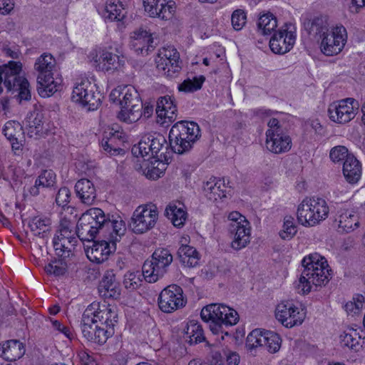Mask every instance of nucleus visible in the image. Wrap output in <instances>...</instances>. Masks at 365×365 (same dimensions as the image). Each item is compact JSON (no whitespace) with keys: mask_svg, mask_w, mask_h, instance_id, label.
Listing matches in <instances>:
<instances>
[{"mask_svg":"<svg viewBox=\"0 0 365 365\" xmlns=\"http://www.w3.org/2000/svg\"><path fill=\"white\" fill-rule=\"evenodd\" d=\"M247 21V12L242 9L235 10L231 15V23H239L242 21L245 23Z\"/></svg>","mask_w":365,"mask_h":365,"instance_id":"nucleus-58","label":"nucleus"},{"mask_svg":"<svg viewBox=\"0 0 365 365\" xmlns=\"http://www.w3.org/2000/svg\"><path fill=\"white\" fill-rule=\"evenodd\" d=\"M158 219V212L155 205H140L133 213L129 227L135 234H143L153 229Z\"/></svg>","mask_w":365,"mask_h":365,"instance_id":"nucleus-10","label":"nucleus"},{"mask_svg":"<svg viewBox=\"0 0 365 365\" xmlns=\"http://www.w3.org/2000/svg\"><path fill=\"white\" fill-rule=\"evenodd\" d=\"M148 138L149 140H150V145L151 146V156L155 158L162 149L166 140L165 138L160 135H158L155 137L154 135H149Z\"/></svg>","mask_w":365,"mask_h":365,"instance_id":"nucleus-51","label":"nucleus"},{"mask_svg":"<svg viewBox=\"0 0 365 365\" xmlns=\"http://www.w3.org/2000/svg\"><path fill=\"white\" fill-rule=\"evenodd\" d=\"M205 81V78L203 76L198 77H194L192 79H185L178 85L179 91L185 93H192L200 90Z\"/></svg>","mask_w":365,"mask_h":365,"instance_id":"nucleus-43","label":"nucleus"},{"mask_svg":"<svg viewBox=\"0 0 365 365\" xmlns=\"http://www.w3.org/2000/svg\"><path fill=\"white\" fill-rule=\"evenodd\" d=\"M91 307H93V308L95 312L93 313V315L94 316L93 318L96 319L97 323L101 326H103L106 329L113 331V328L118 319L115 309L110 307V305L100 307L99 304L97 303L91 304L86 309Z\"/></svg>","mask_w":365,"mask_h":365,"instance_id":"nucleus-19","label":"nucleus"},{"mask_svg":"<svg viewBox=\"0 0 365 365\" xmlns=\"http://www.w3.org/2000/svg\"><path fill=\"white\" fill-rule=\"evenodd\" d=\"M47 274L59 277L66 272V264L62 260L55 261L53 263H48L45 267Z\"/></svg>","mask_w":365,"mask_h":365,"instance_id":"nucleus-47","label":"nucleus"},{"mask_svg":"<svg viewBox=\"0 0 365 365\" xmlns=\"http://www.w3.org/2000/svg\"><path fill=\"white\" fill-rule=\"evenodd\" d=\"M186 301L182 289L176 284H170L163 289L158 297L160 309L165 313H171L183 307Z\"/></svg>","mask_w":365,"mask_h":365,"instance_id":"nucleus-15","label":"nucleus"},{"mask_svg":"<svg viewBox=\"0 0 365 365\" xmlns=\"http://www.w3.org/2000/svg\"><path fill=\"white\" fill-rule=\"evenodd\" d=\"M165 214L170 219L175 227L182 226L187 218V213L183 206L178 207L175 204H170L167 206Z\"/></svg>","mask_w":365,"mask_h":365,"instance_id":"nucleus-39","label":"nucleus"},{"mask_svg":"<svg viewBox=\"0 0 365 365\" xmlns=\"http://www.w3.org/2000/svg\"><path fill=\"white\" fill-rule=\"evenodd\" d=\"M106 217L104 212L98 207H93L82 214V221L90 225L96 234L106 229Z\"/></svg>","mask_w":365,"mask_h":365,"instance_id":"nucleus-29","label":"nucleus"},{"mask_svg":"<svg viewBox=\"0 0 365 365\" xmlns=\"http://www.w3.org/2000/svg\"><path fill=\"white\" fill-rule=\"evenodd\" d=\"M96 86L88 79L82 80L72 93V100L83 106L88 107V110H94L101 105V94L96 92Z\"/></svg>","mask_w":365,"mask_h":365,"instance_id":"nucleus-12","label":"nucleus"},{"mask_svg":"<svg viewBox=\"0 0 365 365\" xmlns=\"http://www.w3.org/2000/svg\"><path fill=\"white\" fill-rule=\"evenodd\" d=\"M357 110V101L347 98L331 103L328 108V115L331 121L344 124L354 118Z\"/></svg>","mask_w":365,"mask_h":365,"instance_id":"nucleus-13","label":"nucleus"},{"mask_svg":"<svg viewBox=\"0 0 365 365\" xmlns=\"http://www.w3.org/2000/svg\"><path fill=\"white\" fill-rule=\"evenodd\" d=\"M199 125L193 121L180 120L175 123L169 132V141L173 151L178 154L189 152L200 137Z\"/></svg>","mask_w":365,"mask_h":365,"instance_id":"nucleus-2","label":"nucleus"},{"mask_svg":"<svg viewBox=\"0 0 365 365\" xmlns=\"http://www.w3.org/2000/svg\"><path fill=\"white\" fill-rule=\"evenodd\" d=\"M266 147L270 152L279 154L287 152L292 147V140L289 135L282 133H268Z\"/></svg>","mask_w":365,"mask_h":365,"instance_id":"nucleus-26","label":"nucleus"},{"mask_svg":"<svg viewBox=\"0 0 365 365\" xmlns=\"http://www.w3.org/2000/svg\"><path fill=\"white\" fill-rule=\"evenodd\" d=\"M76 233L81 240H93L96 236V230H92L90 225L82 221V215L76 225Z\"/></svg>","mask_w":365,"mask_h":365,"instance_id":"nucleus-42","label":"nucleus"},{"mask_svg":"<svg viewBox=\"0 0 365 365\" xmlns=\"http://www.w3.org/2000/svg\"><path fill=\"white\" fill-rule=\"evenodd\" d=\"M145 12L150 17L170 21L175 12V3L171 0H143Z\"/></svg>","mask_w":365,"mask_h":365,"instance_id":"nucleus-17","label":"nucleus"},{"mask_svg":"<svg viewBox=\"0 0 365 365\" xmlns=\"http://www.w3.org/2000/svg\"><path fill=\"white\" fill-rule=\"evenodd\" d=\"M93 307L86 309L81 319V327L83 336L88 341L95 344L103 345L108 339L112 336L113 331L106 329L97 323L93 318Z\"/></svg>","mask_w":365,"mask_h":365,"instance_id":"nucleus-9","label":"nucleus"},{"mask_svg":"<svg viewBox=\"0 0 365 365\" xmlns=\"http://www.w3.org/2000/svg\"><path fill=\"white\" fill-rule=\"evenodd\" d=\"M349 156H354L351 154H349L348 149L345 146L338 145L333 148L329 153V157L331 160L334 162H341L342 160H346Z\"/></svg>","mask_w":365,"mask_h":365,"instance_id":"nucleus-49","label":"nucleus"},{"mask_svg":"<svg viewBox=\"0 0 365 365\" xmlns=\"http://www.w3.org/2000/svg\"><path fill=\"white\" fill-rule=\"evenodd\" d=\"M25 349L22 343L18 340H9L4 344L3 358L13 361L24 356Z\"/></svg>","mask_w":365,"mask_h":365,"instance_id":"nucleus-37","label":"nucleus"},{"mask_svg":"<svg viewBox=\"0 0 365 365\" xmlns=\"http://www.w3.org/2000/svg\"><path fill=\"white\" fill-rule=\"evenodd\" d=\"M341 344L344 347H348L350 349L357 351L359 346V340L354 337L351 334L344 333L340 336Z\"/></svg>","mask_w":365,"mask_h":365,"instance_id":"nucleus-52","label":"nucleus"},{"mask_svg":"<svg viewBox=\"0 0 365 365\" xmlns=\"http://www.w3.org/2000/svg\"><path fill=\"white\" fill-rule=\"evenodd\" d=\"M243 221L244 224H240V222L228 224L229 232L234 235L232 247L236 250L245 247L250 242V222L247 220Z\"/></svg>","mask_w":365,"mask_h":365,"instance_id":"nucleus-20","label":"nucleus"},{"mask_svg":"<svg viewBox=\"0 0 365 365\" xmlns=\"http://www.w3.org/2000/svg\"><path fill=\"white\" fill-rule=\"evenodd\" d=\"M27 134L30 138H38L45 133L44 115L41 110L34 109L28 113L25 119Z\"/></svg>","mask_w":365,"mask_h":365,"instance_id":"nucleus-25","label":"nucleus"},{"mask_svg":"<svg viewBox=\"0 0 365 365\" xmlns=\"http://www.w3.org/2000/svg\"><path fill=\"white\" fill-rule=\"evenodd\" d=\"M98 292L105 299H116L120 297V286L113 270L106 272L99 283Z\"/></svg>","mask_w":365,"mask_h":365,"instance_id":"nucleus-24","label":"nucleus"},{"mask_svg":"<svg viewBox=\"0 0 365 365\" xmlns=\"http://www.w3.org/2000/svg\"><path fill=\"white\" fill-rule=\"evenodd\" d=\"M71 197V191L68 187H63L59 189L56 197V202L58 206H65L69 202Z\"/></svg>","mask_w":365,"mask_h":365,"instance_id":"nucleus-55","label":"nucleus"},{"mask_svg":"<svg viewBox=\"0 0 365 365\" xmlns=\"http://www.w3.org/2000/svg\"><path fill=\"white\" fill-rule=\"evenodd\" d=\"M269 129L266 132V136H268V133H282L283 130L279 125V122L277 118H271L268 122Z\"/></svg>","mask_w":365,"mask_h":365,"instance_id":"nucleus-63","label":"nucleus"},{"mask_svg":"<svg viewBox=\"0 0 365 365\" xmlns=\"http://www.w3.org/2000/svg\"><path fill=\"white\" fill-rule=\"evenodd\" d=\"M114 142H111V139L109 138L107 140L103 139L101 145L103 148L110 153V155H115L116 153H119L123 150L120 148H115L113 145Z\"/></svg>","mask_w":365,"mask_h":365,"instance_id":"nucleus-60","label":"nucleus"},{"mask_svg":"<svg viewBox=\"0 0 365 365\" xmlns=\"http://www.w3.org/2000/svg\"><path fill=\"white\" fill-rule=\"evenodd\" d=\"M320 50L325 56H332L339 53L347 41L346 29L341 25L330 29L325 28L320 34Z\"/></svg>","mask_w":365,"mask_h":365,"instance_id":"nucleus-8","label":"nucleus"},{"mask_svg":"<svg viewBox=\"0 0 365 365\" xmlns=\"http://www.w3.org/2000/svg\"><path fill=\"white\" fill-rule=\"evenodd\" d=\"M121 110L118 118L125 123H132L138 121L142 116L140 108L142 101L136 89L130 86L122 88L120 99Z\"/></svg>","mask_w":365,"mask_h":365,"instance_id":"nucleus-7","label":"nucleus"},{"mask_svg":"<svg viewBox=\"0 0 365 365\" xmlns=\"http://www.w3.org/2000/svg\"><path fill=\"white\" fill-rule=\"evenodd\" d=\"M172 262L173 255L168 249L155 250L151 259L145 260L143 265L142 272L144 279L149 283L157 282L167 272Z\"/></svg>","mask_w":365,"mask_h":365,"instance_id":"nucleus-6","label":"nucleus"},{"mask_svg":"<svg viewBox=\"0 0 365 365\" xmlns=\"http://www.w3.org/2000/svg\"><path fill=\"white\" fill-rule=\"evenodd\" d=\"M270 24H257V31L263 36H268L273 32L274 33L277 31L275 29L277 28V24H272V27H269Z\"/></svg>","mask_w":365,"mask_h":365,"instance_id":"nucleus-64","label":"nucleus"},{"mask_svg":"<svg viewBox=\"0 0 365 365\" xmlns=\"http://www.w3.org/2000/svg\"><path fill=\"white\" fill-rule=\"evenodd\" d=\"M257 20L259 21V23H270L272 21L277 23V21L276 16L272 12L268 11H264L259 13L257 16Z\"/></svg>","mask_w":365,"mask_h":365,"instance_id":"nucleus-62","label":"nucleus"},{"mask_svg":"<svg viewBox=\"0 0 365 365\" xmlns=\"http://www.w3.org/2000/svg\"><path fill=\"white\" fill-rule=\"evenodd\" d=\"M110 229H112L113 230L110 233V235L111 238L113 239L112 247H114L115 242L118 241L119 238L125 235L126 227L125 222L122 220H111L109 217V215H107L105 230H108Z\"/></svg>","mask_w":365,"mask_h":365,"instance_id":"nucleus-40","label":"nucleus"},{"mask_svg":"<svg viewBox=\"0 0 365 365\" xmlns=\"http://www.w3.org/2000/svg\"><path fill=\"white\" fill-rule=\"evenodd\" d=\"M155 112L160 118H168L173 122L176 118L177 107L170 96L160 97L156 103Z\"/></svg>","mask_w":365,"mask_h":365,"instance_id":"nucleus-30","label":"nucleus"},{"mask_svg":"<svg viewBox=\"0 0 365 365\" xmlns=\"http://www.w3.org/2000/svg\"><path fill=\"white\" fill-rule=\"evenodd\" d=\"M73 222L71 220L64 217L61 219L59 229V236L68 238V237H75L76 231H73Z\"/></svg>","mask_w":365,"mask_h":365,"instance_id":"nucleus-50","label":"nucleus"},{"mask_svg":"<svg viewBox=\"0 0 365 365\" xmlns=\"http://www.w3.org/2000/svg\"><path fill=\"white\" fill-rule=\"evenodd\" d=\"M180 54L173 47L163 48L159 51L158 57L156 59L157 68L164 70L167 63H171L168 69L169 76H175L181 69L179 64Z\"/></svg>","mask_w":365,"mask_h":365,"instance_id":"nucleus-21","label":"nucleus"},{"mask_svg":"<svg viewBox=\"0 0 365 365\" xmlns=\"http://www.w3.org/2000/svg\"><path fill=\"white\" fill-rule=\"evenodd\" d=\"M111 252L110 244L105 240L93 242V245L86 250L89 260L97 264L105 262Z\"/></svg>","mask_w":365,"mask_h":365,"instance_id":"nucleus-28","label":"nucleus"},{"mask_svg":"<svg viewBox=\"0 0 365 365\" xmlns=\"http://www.w3.org/2000/svg\"><path fill=\"white\" fill-rule=\"evenodd\" d=\"M131 38L132 48L138 54L141 55H148L159 43L153 34L143 29L134 31Z\"/></svg>","mask_w":365,"mask_h":365,"instance_id":"nucleus-18","label":"nucleus"},{"mask_svg":"<svg viewBox=\"0 0 365 365\" xmlns=\"http://www.w3.org/2000/svg\"><path fill=\"white\" fill-rule=\"evenodd\" d=\"M302 264L304 269L296 286L297 292L307 294L310 292L312 284L316 287L325 286L330 280L329 265L324 257L315 253L305 257Z\"/></svg>","mask_w":365,"mask_h":365,"instance_id":"nucleus-1","label":"nucleus"},{"mask_svg":"<svg viewBox=\"0 0 365 365\" xmlns=\"http://www.w3.org/2000/svg\"><path fill=\"white\" fill-rule=\"evenodd\" d=\"M60 238H61L60 241H62V243L65 244V247H63V248L65 250V252H66V257L68 258L71 255L72 249L74 248V247L76 246V245L77 243L76 237H68V238H66L64 237H60Z\"/></svg>","mask_w":365,"mask_h":365,"instance_id":"nucleus-56","label":"nucleus"},{"mask_svg":"<svg viewBox=\"0 0 365 365\" xmlns=\"http://www.w3.org/2000/svg\"><path fill=\"white\" fill-rule=\"evenodd\" d=\"M225 182L221 180H217L216 178H212L203 185V191L206 197L212 201H215L217 198L225 197Z\"/></svg>","mask_w":365,"mask_h":365,"instance_id":"nucleus-35","label":"nucleus"},{"mask_svg":"<svg viewBox=\"0 0 365 365\" xmlns=\"http://www.w3.org/2000/svg\"><path fill=\"white\" fill-rule=\"evenodd\" d=\"M200 316L204 322H210V329L214 334L222 332L223 326L235 325L239 320L237 312L224 304H211L204 307Z\"/></svg>","mask_w":365,"mask_h":365,"instance_id":"nucleus-3","label":"nucleus"},{"mask_svg":"<svg viewBox=\"0 0 365 365\" xmlns=\"http://www.w3.org/2000/svg\"><path fill=\"white\" fill-rule=\"evenodd\" d=\"M96 61L99 62L100 69L106 71L116 69L120 65L119 56L108 51H103Z\"/></svg>","mask_w":365,"mask_h":365,"instance_id":"nucleus-41","label":"nucleus"},{"mask_svg":"<svg viewBox=\"0 0 365 365\" xmlns=\"http://www.w3.org/2000/svg\"><path fill=\"white\" fill-rule=\"evenodd\" d=\"M326 200L321 197L305 198L297 208V220L305 227H312L324 220L329 214Z\"/></svg>","mask_w":365,"mask_h":365,"instance_id":"nucleus-5","label":"nucleus"},{"mask_svg":"<svg viewBox=\"0 0 365 365\" xmlns=\"http://www.w3.org/2000/svg\"><path fill=\"white\" fill-rule=\"evenodd\" d=\"M14 8V0H0V14H9Z\"/></svg>","mask_w":365,"mask_h":365,"instance_id":"nucleus-61","label":"nucleus"},{"mask_svg":"<svg viewBox=\"0 0 365 365\" xmlns=\"http://www.w3.org/2000/svg\"><path fill=\"white\" fill-rule=\"evenodd\" d=\"M296 28L294 24H284L275 31L269 40V47L272 52L277 54H284L289 52L296 41Z\"/></svg>","mask_w":365,"mask_h":365,"instance_id":"nucleus-14","label":"nucleus"},{"mask_svg":"<svg viewBox=\"0 0 365 365\" xmlns=\"http://www.w3.org/2000/svg\"><path fill=\"white\" fill-rule=\"evenodd\" d=\"M276 319L285 327L292 328L300 325L305 318V314L299 311L292 301H282L275 310Z\"/></svg>","mask_w":365,"mask_h":365,"instance_id":"nucleus-16","label":"nucleus"},{"mask_svg":"<svg viewBox=\"0 0 365 365\" xmlns=\"http://www.w3.org/2000/svg\"><path fill=\"white\" fill-rule=\"evenodd\" d=\"M297 231L294 218L292 216H286L284 219L283 230L279 232L281 238L289 240L296 235Z\"/></svg>","mask_w":365,"mask_h":365,"instance_id":"nucleus-46","label":"nucleus"},{"mask_svg":"<svg viewBox=\"0 0 365 365\" xmlns=\"http://www.w3.org/2000/svg\"><path fill=\"white\" fill-rule=\"evenodd\" d=\"M178 257L180 262L187 267H194L199 264L200 255L193 247L182 245L178 250Z\"/></svg>","mask_w":365,"mask_h":365,"instance_id":"nucleus-34","label":"nucleus"},{"mask_svg":"<svg viewBox=\"0 0 365 365\" xmlns=\"http://www.w3.org/2000/svg\"><path fill=\"white\" fill-rule=\"evenodd\" d=\"M56 66V60L50 53H43L39 56L34 64L38 72L37 91L42 97H48L58 91L61 85L60 78H54L53 69Z\"/></svg>","mask_w":365,"mask_h":365,"instance_id":"nucleus-4","label":"nucleus"},{"mask_svg":"<svg viewBox=\"0 0 365 365\" xmlns=\"http://www.w3.org/2000/svg\"><path fill=\"white\" fill-rule=\"evenodd\" d=\"M75 192L81 202L91 205L96 198V190L93 183L86 178L78 180L75 185Z\"/></svg>","mask_w":365,"mask_h":365,"instance_id":"nucleus-27","label":"nucleus"},{"mask_svg":"<svg viewBox=\"0 0 365 365\" xmlns=\"http://www.w3.org/2000/svg\"><path fill=\"white\" fill-rule=\"evenodd\" d=\"M183 337L190 345L196 344L205 340L202 326L193 320L188 322Z\"/></svg>","mask_w":365,"mask_h":365,"instance_id":"nucleus-36","label":"nucleus"},{"mask_svg":"<svg viewBox=\"0 0 365 365\" xmlns=\"http://www.w3.org/2000/svg\"><path fill=\"white\" fill-rule=\"evenodd\" d=\"M22 130L23 128L19 122L10 120L6 123L3 133L9 141H16L23 134Z\"/></svg>","mask_w":365,"mask_h":365,"instance_id":"nucleus-44","label":"nucleus"},{"mask_svg":"<svg viewBox=\"0 0 365 365\" xmlns=\"http://www.w3.org/2000/svg\"><path fill=\"white\" fill-rule=\"evenodd\" d=\"M282 344L279 335L271 331H262L256 329L252 331L246 339V346L250 350L264 347L270 353L277 352Z\"/></svg>","mask_w":365,"mask_h":365,"instance_id":"nucleus-11","label":"nucleus"},{"mask_svg":"<svg viewBox=\"0 0 365 365\" xmlns=\"http://www.w3.org/2000/svg\"><path fill=\"white\" fill-rule=\"evenodd\" d=\"M150 140L148 135L143 136L138 144L133 146L131 149L132 154L137 158L140 156L153 158L151 156Z\"/></svg>","mask_w":365,"mask_h":365,"instance_id":"nucleus-45","label":"nucleus"},{"mask_svg":"<svg viewBox=\"0 0 365 365\" xmlns=\"http://www.w3.org/2000/svg\"><path fill=\"white\" fill-rule=\"evenodd\" d=\"M21 71V64L19 62L9 61L8 64L2 66L4 85L9 91H14L26 79L20 76Z\"/></svg>","mask_w":365,"mask_h":365,"instance_id":"nucleus-23","label":"nucleus"},{"mask_svg":"<svg viewBox=\"0 0 365 365\" xmlns=\"http://www.w3.org/2000/svg\"><path fill=\"white\" fill-rule=\"evenodd\" d=\"M339 232H350L359 225V217L353 210L341 209L339 211L338 218Z\"/></svg>","mask_w":365,"mask_h":365,"instance_id":"nucleus-31","label":"nucleus"},{"mask_svg":"<svg viewBox=\"0 0 365 365\" xmlns=\"http://www.w3.org/2000/svg\"><path fill=\"white\" fill-rule=\"evenodd\" d=\"M61 238L58 235H56L53 237V243L55 250L57 252V255L61 257L63 259H66V254L65 250L63 247H65V244L62 243V241H60Z\"/></svg>","mask_w":365,"mask_h":365,"instance_id":"nucleus-59","label":"nucleus"},{"mask_svg":"<svg viewBox=\"0 0 365 365\" xmlns=\"http://www.w3.org/2000/svg\"><path fill=\"white\" fill-rule=\"evenodd\" d=\"M126 11L119 0H107L103 16L110 21H123Z\"/></svg>","mask_w":365,"mask_h":365,"instance_id":"nucleus-33","label":"nucleus"},{"mask_svg":"<svg viewBox=\"0 0 365 365\" xmlns=\"http://www.w3.org/2000/svg\"><path fill=\"white\" fill-rule=\"evenodd\" d=\"M51 224V220L48 217L36 216L31 220L29 225L35 235L45 238L50 231Z\"/></svg>","mask_w":365,"mask_h":365,"instance_id":"nucleus-38","label":"nucleus"},{"mask_svg":"<svg viewBox=\"0 0 365 365\" xmlns=\"http://www.w3.org/2000/svg\"><path fill=\"white\" fill-rule=\"evenodd\" d=\"M14 91L18 92V96L20 101H29L31 99V91L29 83L27 79H24L23 82H21V85L17 87Z\"/></svg>","mask_w":365,"mask_h":365,"instance_id":"nucleus-54","label":"nucleus"},{"mask_svg":"<svg viewBox=\"0 0 365 365\" xmlns=\"http://www.w3.org/2000/svg\"><path fill=\"white\" fill-rule=\"evenodd\" d=\"M343 174L346 180L351 184L356 183L361 175V166L354 156L346 158L343 164Z\"/></svg>","mask_w":365,"mask_h":365,"instance_id":"nucleus-32","label":"nucleus"},{"mask_svg":"<svg viewBox=\"0 0 365 365\" xmlns=\"http://www.w3.org/2000/svg\"><path fill=\"white\" fill-rule=\"evenodd\" d=\"M123 284L128 289H136L140 285V279L134 272H128L125 274Z\"/></svg>","mask_w":365,"mask_h":365,"instance_id":"nucleus-53","label":"nucleus"},{"mask_svg":"<svg viewBox=\"0 0 365 365\" xmlns=\"http://www.w3.org/2000/svg\"><path fill=\"white\" fill-rule=\"evenodd\" d=\"M56 175L52 170H44L36 180V185L41 187H49L53 186L55 183Z\"/></svg>","mask_w":365,"mask_h":365,"instance_id":"nucleus-48","label":"nucleus"},{"mask_svg":"<svg viewBox=\"0 0 365 365\" xmlns=\"http://www.w3.org/2000/svg\"><path fill=\"white\" fill-rule=\"evenodd\" d=\"M21 71V64L19 62L9 61L8 64L2 66L4 85L9 91H14L26 79L20 76Z\"/></svg>","mask_w":365,"mask_h":365,"instance_id":"nucleus-22","label":"nucleus"},{"mask_svg":"<svg viewBox=\"0 0 365 365\" xmlns=\"http://www.w3.org/2000/svg\"><path fill=\"white\" fill-rule=\"evenodd\" d=\"M304 30L309 35H312L314 37L320 36V34L325 29L326 26L323 24H304Z\"/></svg>","mask_w":365,"mask_h":365,"instance_id":"nucleus-57","label":"nucleus"}]
</instances>
